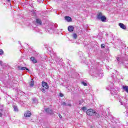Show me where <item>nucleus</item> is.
I'll return each mask as SVG.
<instances>
[{"mask_svg": "<svg viewBox=\"0 0 128 128\" xmlns=\"http://www.w3.org/2000/svg\"><path fill=\"white\" fill-rule=\"evenodd\" d=\"M96 18L98 20H101V22H106V17L102 15V13L101 12L97 14Z\"/></svg>", "mask_w": 128, "mask_h": 128, "instance_id": "f257e3e1", "label": "nucleus"}, {"mask_svg": "<svg viewBox=\"0 0 128 128\" xmlns=\"http://www.w3.org/2000/svg\"><path fill=\"white\" fill-rule=\"evenodd\" d=\"M86 114H88V116H94V114H96V110L90 108L86 110Z\"/></svg>", "mask_w": 128, "mask_h": 128, "instance_id": "f03ea898", "label": "nucleus"}, {"mask_svg": "<svg viewBox=\"0 0 128 128\" xmlns=\"http://www.w3.org/2000/svg\"><path fill=\"white\" fill-rule=\"evenodd\" d=\"M42 88H44L46 90H48V85L46 82H42Z\"/></svg>", "mask_w": 128, "mask_h": 128, "instance_id": "7ed1b4c3", "label": "nucleus"}, {"mask_svg": "<svg viewBox=\"0 0 128 128\" xmlns=\"http://www.w3.org/2000/svg\"><path fill=\"white\" fill-rule=\"evenodd\" d=\"M95 76L96 78H102V76H104V74L102 72H98L96 74Z\"/></svg>", "mask_w": 128, "mask_h": 128, "instance_id": "20e7f679", "label": "nucleus"}, {"mask_svg": "<svg viewBox=\"0 0 128 128\" xmlns=\"http://www.w3.org/2000/svg\"><path fill=\"white\" fill-rule=\"evenodd\" d=\"M32 116V113L30 111H27L24 114V116L26 118H30Z\"/></svg>", "mask_w": 128, "mask_h": 128, "instance_id": "39448f33", "label": "nucleus"}, {"mask_svg": "<svg viewBox=\"0 0 128 128\" xmlns=\"http://www.w3.org/2000/svg\"><path fill=\"white\" fill-rule=\"evenodd\" d=\"M118 26H120V28H122V30H126V25H124V24L122 23H119Z\"/></svg>", "mask_w": 128, "mask_h": 128, "instance_id": "423d86ee", "label": "nucleus"}, {"mask_svg": "<svg viewBox=\"0 0 128 128\" xmlns=\"http://www.w3.org/2000/svg\"><path fill=\"white\" fill-rule=\"evenodd\" d=\"M45 112L49 114H52V109L47 108L45 109Z\"/></svg>", "mask_w": 128, "mask_h": 128, "instance_id": "0eeeda50", "label": "nucleus"}, {"mask_svg": "<svg viewBox=\"0 0 128 128\" xmlns=\"http://www.w3.org/2000/svg\"><path fill=\"white\" fill-rule=\"evenodd\" d=\"M66 20L68 22H72V18L68 16H66L64 17Z\"/></svg>", "mask_w": 128, "mask_h": 128, "instance_id": "6e6552de", "label": "nucleus"}, {"mask_svg": "<svg viewBox=\"0 0 128 128\" xmlns=\"http://www.w3.org/2000/svg\"><path fill=\"white\" fill-rule=\"evenodd\" d=\"M74 26H70L68 27V32H74Z\"/></svg>", "mask_w": 128, "mask_h": 128, "instance_id": "1a4fd4ad", "label": "nucleus"}, {"mask_svg": "<svg viewBox=\"0 0 128 128\" xmlns=\"http://www.w3.org/2000/svg\"><path fill=\"white\" fill-rule=\"evenodd\" d=\"M62 106H72V104H66V102H62L61 103Z\"/></svg>", "mask_w": 128, "mask_h": 128, "instance_id": "9d476101", "label": "nucleus"}, {"mask_svg": "<svg viewBox=\"0 0 128 128\" xmlns=\"http://www.w3.org/2000/svg\"><path fill=\"white\" fill-rule=\"evenodd\" d=\"M36 24H40V26L42 25V20H40V18L36 19Z\"/></svg>", "mask_w": 128, "mask_h": 128, "instance_id": "9b49d317", "label": "nucleus"}, {"mask_svg": "<svg viewBox=\"0 0 128 128\" xmlns=\"http://www.w3.org/2000/svg\"><path fill=\"white\" fill-rule=\"evenodd\" d=\"M30 60H32L34 64H36V58H34V57H31Z\"/></svg>", "mask_w": 128, "mask_h": 128, "instance_id": "f8f14e48", "label": "nucleus"}, {"mask_svg": "<svg viewBox=\"0 0 128 128\" xmlns=\"http://www.w3.org/2000/svg\"><path fill=\"white\" fill-rule=\"evenodd\" d=\"M19 70H30L26 67H22L20 68V67H18Z\"/></svg>", "mask_w": 128, "mask_h": 128, "instance_id": "ddd939ff", "label": "nucleus"}, {"mask_svg": "<svg viewBox=\"0 0 128 128\" xmlns=\"http://www.w3.org/2000/svg\"><path fill=\"white\" fill-rule=\"evenodd\" d=\"M122 88L124 92H126L128 93V86H123Z\"/></svg>", "mask_w": 128, "mask_h": 128, "instance_id": "4468645a", "label": "nucleus"}, {"mask_svg": "<svg viewBox=\"0 0 128 128\" xmlns=\"http://www.w3.org/2000/svg\"><path fill=\"white\" fill-rule=\"evenodd\" d=\"M32 104H38V99L36 98H34L32 99Z\"/></svg>", "mask_w": 128, "mask_h": 128, "instance_id": "2eb2a0df", "label": "nucleus"}, {"mask_svg": "<svg viewBox=\"0 0 128 128\" xmlns=\"http://www.w3.org/2000/svg\"><path fill=\"white\" fill-rule=\"evenodd\" d=\"M13 108H14V112H18V106H14Z\"/></svg>", "mask_w": 128, "mask_h": 128, "instance_id": "dca6fc26", "label": "nucleus"}, {"mask_svg": "<svg viewBox=\"0 0 128 128\" xmlns=\"http://www.w3.org/2000/svg\"><path fill=\"white\" fill-rule=\"evenodd\" d=\"M34 82L32 80L29 82V85L30 86H34Z\"/></svg>", "mask_w": 128, "mask_h": 128, "instance_id": "f3484780", "label": "nucleus"}, {"mask_svg": "<svg viewBox=\"0 0 128 128\" xmlns=\"http://www.w3.org/2000/svg\"><path fill=\"white\" fill-rule=\"evenodd\" d=\"M94 116H95L96 118H100V114L96 113V112L95 111V114H94Z\"/></svg>", "mask_w": 128, "mask_h": 128, "instance_id": "a211bd4d", "label": "nucleus"}, {"mask_svg": "<svg viewBox=\"0 0 128 128\" xmlns=\"http://www.w3.org/2000/svg\"><path fill=\"white\" fill-rule=\"evenodd\" d=\"M72 36L74 38V40H76V38H78V34H74L72 35Z\"/></svg>", "mask_w": 128, "mask_h": 128, "instance_id": "6ab92c4d", "label": "nucleus"}, {"mask_svg": "<svg viewBox=\"0 0 128 128\" xmlns=\"http://www.w3.org/2000/svg\"><path fill=\"white\" fill-rule=\"evenodd\" d=\"M82 84H83V86H88V84H86V82H82Z\"/></svg>", "mask_w": 128, "mask_h": 128, "instance_id": "aec40b11", "label": "nucleus"}, {"mask_svg": "<svg viewBox=\"0 0 128 128\" xmlns=\"http://www.w3.org/2000/svg\"><path fill=\"white\" fill-rule=\"evenodd\" d=\"M46 32H50V34H52V29H47Z\"/></svg>", "mask_w": 128, "mask_h": 128, "instance_id": "412c9836", "label": "nucleus"}, {"mask_svg": "<svg viewBox=\"0 0 128 128\" xmlns=\"http://www.w3.org/2000/svg\"><path fill=\"white\" fill-rule=\"evenodd\" d=\"M46 88H44V87L41 88V90L42 92H46Z\"/></svg>", "mask_w": 128, "mask_h": 128, "instance_id": "4be33fe9", "label": "nucleus"}, {"mask_svg": "<svg viewBox=\"0 0 128 128\" xmlns=\"http://www.w3.org/2000/svg\"><path fill=\"white\" fill-rule=\"evenodd\" d=\"M2 54H4V50L0 49V56H2Z\"/></svg>", "mask_w": 128, "mask_h": 128, "instance_id": "5701e85b", "label": "nucleus"}, {"mask_svg": "<svg viewBox=\"0 0 128 128\" xmlns=\"http://www.w3.org/2000/svg\"><path fill=\"white\" fill-rule=\"evenodd\" d=\"M101 48H106V45H104V44H101Z\"/></svg>", "mask_w": 128, "mask_h": 128, "instance_id": "b1692460", "label": "nucleus"}, {"mask_svg": "<svg viewBox=\"0 0 128 128\" xmlns=\"http://www.w3.org/2000/svg\"><path fill=\"white\" fill-rule=\"evenodd\" d=\"M82 110H86V107L84 106L82 108Z\"/></svg>", "mask_w": 128, "mask_h": 128, "instance_id": "393cba45", "label": "nucleus"}, {"mask_svg": "<svg viewBox=\"0 0 128 128\" xmlns=\"http://www.w3.org/2000/svg\"><path fill=\"white\" fill-rule=\"evenodd\" d=\"M116 60H118V62H120V60H121L120 58V57H116Z\"/></svg>", "mask_w": 128, "mask_h": 128, "instance_id": "a878e982", "label": "nucleus"}, {"mask_svg": "<svg viewBox=\"0 0 128 128\" xmlns=\"http://www.w3.org/2000/svg\"><path fill=\"white\" fill-rule=\"evenodd\" d=\"M60 96L62 98V96H64V94H62V93H60Z\"/></svg>", "mask_w": 128, "mask_h": 128, "instance_id": "bb28decb", "label": "nucleus"}, {"mask_svg": "<svg viewBox=\"0 0 128 128\" xmlns=\"http://www.w3.org/2000/svg\"><path fill=\"white\" fill-rule=\"evenodd\" d=\"M58 116L60 118H62V116L60 114H58Z\"/></svg>", "mask_w": 128, "mask_h": 128, "instance_id": "cd10ccee", "label": "nucleus"}, {"mask_svg": "<svg viewBox=\"0 0 128 128\" xmlns=\"http://www.w3.org/2000/svg\"><path fill=\"white\" fill-rule=\"evenodd\" d=\"M0 66H2V61L0 60Z\"/></svg>", "mask_w": 128, "mask_h": 128, "instance_id": "c85d7f7f", "label": "nucleus"}, {"mask_svg": "<svg viewBox=\"0 0 128 128\" xmlns=\"http://www.w3.org/2000/svg\"><path fill=\"white\" fill-rule=\"evenodd\" d=\"M38 52L34 53V56H38Z\"/></svg>", "mask_w": 128, "mask_h": 128, "instance_id": "c756f323", "label": "nucleus"}, {"mask_svg": "<svg viewBox=\"0 0 128 128\" xmlns=\"http://www.w3.org/2000/svg\"><path fill=\"white\" fill-rule=\"evenodd\" d=\"M37 1L38 2H42V0H37Z\"/></svg>", "mask_w": 128, "mask_h": 128, "instance_id": "7c9ffc66", "label": "nucleus"}, {"mask_svg": "<svg viewBox=\"0 0 128 128\" xmlns=\"http://www.w3.org/2000/svg\"><path fill=\"white\" fill-rule=\"evenodd\" d=\"M36 12L33 13V16H36Z\"/></svg>", "mask_w": 128, "mask_h": 128, "instance_id": "2f4dec72", "label": "nucleus"}, {"mask_svg": "<svg viewBox=\"0 0 128 128\" xmlns=\"http://www.w3.org/2000/svg\"><path fill=\"white\" fill-rule=\"evenodd\" d=\"M2 116V113L0 112V116Z\"/></svg>", "mask_w": 128, "mask_h": 128, "instance_id": "473e14b6", "label": "nucleus"}, {"mask_svg": "<svg viewBox=\"0 0 128 128\" xmlns=\"http://www.w3.org/2000/svg\"><path fill=\"white\" fill-rule=\"evenodd\" d=\"M8 0V2H10V0Z\"/></svg>", "mask_w": 128, "mask_h": 128, "instance_id": "72a5a7b5", "label": "nucleus"}, {"mask_svg": "<svg viewBox=\"0 0 128 128\" xmlns=\"http://www.w3.org/2000/svg\"><path fill=\"white\" fill-rule=\"evenodd\" d=\"M1 112H2L3 110L2 109H0Z\"/></svg>", "mask_w": 128, "mask_h": 128, "instance_id": "f704fd0d", "label": "nucleus"}, {"mask_svg": "<svg viewBox=\"0 0 128 128\" xmlns=\"http://www.w3.org/2000/svg\"><path fill=\"white\" fill-rule=\"evenodd\" d=\"M32 8H34V6H31Z\"/></svg>", "mask_w": 128, "mask_h": 128, "instance_id": "c9c22d12", "label": "nucleus"}]
</instances>
